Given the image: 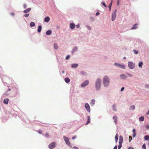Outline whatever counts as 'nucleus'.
<instances>
[{
    "label": "nucleus",
    "instance_id": "6ab92c4d",
    "mask_svg": "<svg viewBox=\"0 0 149 149\" xmlns=\"http://www.w3.org/2000/svg\"><path fill=\"white\" fill-rule=\"evenodd\" d=\"M95 100L94 99H93L90 102V104L91 105L93 106L95 104Z\"/></svg>",
    "mask_w": 149,
    "mask_h": 149
},
{
    "label": "nucleus",
    "instance_id": "b1692460",
    "mask_svg": "<svg viewBox=\"0 0 149 149\" xmlns=\"http://www.w3.org/2000/svg\"><path fill=\"white\" fill-rule=\"evenodd\" d=\"M78 66V64H74L72 65V68H76Z\"/></svg>",
    "mask_w": 149,
    "mask_h": 149
},
{
    "label": "nucleus",
    "instance_id": "f3484780",
    "mask_svg": "<svg viewBox=\"0 0 149 149\" xmlns=\"http://www.w3.org/2000/svg\"><path fill=\"white\" fill-rule=\"evenodd\" d=\"M132 132L133 133V136L134 137L136 136V130L135 129H133L132 130Z\"/></svg>",
    "mask_w": 149,
    "mask_h": 149
},
{
    "label": "nucleus",
    "instance_id": "bf43d9fd",
    "mask_svg": "<svg viewBox=\"0 0 149 149\" xmlns=\"http://www.w3.org/2000/svg\"><path fill=\"white\" fill-rule=\"evenodd\" d=\"M11 15H14V13H11Z\"/></svg>",
    "mask_w": 149,
    "mask_h": 149
},
{
    "label": "nucleus",
    "instance_id": "a211bd4d",
    "mask_svg": "<svg viewBox=\"0 0 149 149\" xmlns=\"http://www.w3.org/2000/svg\"><path fill=\"white\" fill-rule=\"evenodd\" d=\"M52 31L51 30H48L46 32V33L47 35H49L51 34Z\"/></svg>",
    "mask_w": 149,
    "mask_h": 149
},
{
    "label": "nucleus",
    "instance_id": "4d7b16f0",
    "mask_svg": "<svg viewBox=\"0 0 149 149\" xmlns=\"http://www.w3.org/2000/svg\"><path fill=\"white\" fill-rule=\"evenodd\" d=\"M38 132L40 134H41V131H39Z\"/></svg>",
    "mask_w": 149,
    "mask_h": 149
},
{
    "label": "nucleus",
    "instance_id": "dca6fc26",
    "mask_svg": "<svg viewBox=\"0 0 149 149\" xmlns=\"http://www.w3.org/2000/svg\"><path fill=\"white\" fill-rule=\"evenodd\" d=\"M113 119L114 122L115 123V124L116 125L117 119V117L116 116H113Z\"/></svg>",
    "mask_w": 149,
    "mask_h": 149
},
{
    "label": "nucleus",
    "instance_id": "473e14b6",
    "mask_svg": "<svg viewBox=\"0 0 149 149\" xmlns=\"http://www.w3.org/2000/svg\"><path fill=\"white\" fill-rule=\"evenodd\" d=\"M142 65H143L142 62H140V63H139V66L140 67H142Z\"/></svg>",
    "mask_w": 149,
    "mask_h": 149
},
{
    "label": "nucleus",
    "instance_id": "0eeeda50",
    "mask_svg": "<svg viewBox=\"0 0 149 149\" xmlns=\"http://www.w3.org/2000/svg\"><path fill=\"white\" fill-rule=\"evenodd\" d=\"M116 11L117 10L116 9L112 13L111 18V20L112 21L116 19Z\"/></svg>",
    "mask_w": 149,
    "mask_h": 149
},
{
    "label": "nucleus",
    "instance_id": "e2e57ef3",
    "mask_svg": "<svg viewBox=\"0 0 149 149\" xmlns=\"http://www.w3.org/2000/svg\"><path fill=\"white\" fill-rule=\"evenodd\" d=\"M113 0H111V3H112V4Z\"/></svg>",
    "mask_w": 149,
    "mask_h": 149
},
{
    "label": "nucleus",
    "instance_id": "13d9d810",
    "mask_svg": "<svg viewBox=\"0 0 149 149\" xmlns=\"http://www.w3.org/2000/svg\"><path fill=\"white\" fill-rule=\"evenodd\" d=\"M73 148H77V149H78V148L77 147H73Z\"/></svg>",
    "mask_w": 149,
    "mask_h": 149
},
{
    "label": "nucleus",
    "instance_id": "4c0bfd02",
    "mask_svg": "<svg viewBox=\"0 0 149 149\" xmlns=\"http://www.w3.org/2000/svg\"><path fill=\"white\" fill-rule=\"evenodd\" d=\"M122 147V144H119L118 146V149H120Z\"/></svg>",
    "mask_w": 149,
    "mask_h": 149
},
{
    "label": "nucleus",
    "instance_id": "423d86ee",
    "mask_svg": "<svg viewBox=\"0 0 149 149\" xmlns=\"http://www.w3.org/2000/svg\"><path fill=\"white\" fill-rule=\"evenodd\" d=\"M56 143L55 142L51 143L48 145V147L50 149H53L55 147Z\"/></svg>",
    "mask_w": 149,
    "mask_h": 149
},
{
    "label": "nucleus",
    "instance_id": "39448f33",
    "mask_svg": "<svg viewBox=\"0 0 149 149\" xmlns=\"http://www.w3.org/2000/svg\"><path fill=\"white\" fill-rule=\"evenodd\" d=\"M63 137L66 144L69 146L71 147V143L69 141L68 138L65 136H63Z\"/></svg>",
    "mask_w": 149,
    "mask_h": 149
},
{
    "label": "nucleus",
    "instance_id": "f8f14e48",
    "mask_svg": "<svg viewBox=\"0 0 149 149\" xmlns=\"http://www.w3.org/2000/svg\"><path fill=\"white\" fill-rule=\"evenodd\" d=\"M50 18L48 17H45L44 19V21L46 22H48L50 20Z\"/></svg>",
    "mask_w": 149,
    "mask_h": 149
},
{
    "label": "nucleus",
    "instance_id": "69168bd1",
    "mask_svg": "<svg viewBox=\"0 0 149 149\" xmlns=\"http://www.w3.org/2000/svg\"><path fill=\"white\" fill-rule=\"evenodd\" d=\"M10 89H9V91H10Z\"/></svg>",
    "mask_w": 149,
    "mask_h": 149
},
{
    "label": "nucleus",
    "instance_id": "603ef678",
    "mask_svg": "<svg viewBox=\"0 0 149 149\" xmlns=\"http://www.w3.org/2000/svg\"><path fill=\"white\" fill-rule=\"evenodd\" d=\"M49 134L48 133H46L45 134V136L46 137H47L48 136Z\"/></svg>",
    "mask_w": 149,
    "mask_h": 149
},
{
    "label": "nucleus",
    "instance_id": "a19ab883",
    "mask_svg": "<svg viewBox=\"0 0 149 149\" xmlns=\"http://www.w3.org/2000/svg\"><path fill=\"white\" fill-rule=\"evenodd\" d=\"M102 5L104 6V7H107V6L106 5L105 3H104V2H103L102 3Z\"/></svg>",
    "mask_w": 149,
    "mask_h": 149
},
{
    "label": "nucleus",
    "instance_id": "c03bdc74",
    "mask_svg": "<svg viewBox=\"0 0 149 149\" xmlns=\"http://www.w3.org/2000/svg\"><path fill=\"white\" fill-rule=\"evenodd\" d=\"M86 26H87V28L89 30H91V28L90 26H88V25H87Z\"/></svg>",
    "mask_w": 149,
    "mask_h": 149
},
{
    "label": "nucleus",
    "instance_id": "052dcab7",
    "mask_svg": "<svg viewBox=\"0 0 149 149\" xmlns=\"http://www.w3.org/2000/svg\"><path fill=\"white\" fill-rule=\"evenodd\" d=\"M119 5V1H118V3H117V5H118H118Z\"/></svg>",
    "mask_w": 149,
    "mask_h": 149
},
{
    "label": "nucleus",
    "instance_id": "a878e982",
    "mask_svg": "<svg viewBox=\"0 0 149 149\" xmlns=\"http://www.w3.org/2000/svg\"><path fill=\"white\" fill-rule=\"evenodd\" d=\"M144 120V117L143 116L140 117L139 118V120L141 121H143Z\"/></svg>",
    "mask_w": 149,
    "mask_h": 149
},
{
    "label": "nucleus",
    "instance_id": "864d4df0",
    "mask_svg": "<svg viewBox=\"0 0 149 149\" xmlns=\"http://www.w3.org/2000/svg\"><path fill=\"white\" fill-rule=\"evenodd\" d=\"M113 149H117V146H114Z\"/></svg>",
    "mask_w": 149,
    "mask_h": 149
},
{
    "label": "nucleus",
    "instance_id": "6e6552de",
    "mask_svg": "<svg viewBox=\"0 0 149 149\" xmlns=\"http://www.w3.org/2000/svg\"><path fill=\"white\" fill-rule=\"evenodd\" d=\"M89 82L88 80H85L83 83L81 84V87H84L87 86L89 84Z\"/></svg>",
    "mask_w": 149,
    "mask_h": 149
},
{
    "label": "nucleus",
    "instance_id": "09e8293b",
    "mask_svg": "<svg viewBox=\"0 0 149 149\" xmlns=\"http://www.w3.org/2000/svg\"><path fill=\"white\" fill-rule=\"evenodd\" d=\"M123 141H120L119 140V144H122V143Z\"/></svg>",
    "mask_w": 149,
    "mask_h": 149
},
{
    "label": "nucleus",
    "instance_id": "f257e3e1",
    "mask_svg": "<svg viewBox=\"0 0 149 149\" xmlns=\"http://www.w3.org/2000/svg\"><path fill=\"white\" fill-rule=\"evenodd\" d=\"M103 82L104 86L108 87L109 85L110 82L109 77L107 76H105L103 79Z\"/></svg>",
    "mask_w": 149,
    "mask_h": 149
},
{
    "label": "nucleus",
    "instance_id": "5fc2aeb1",
    "mask_svg": "<svg viewBox=\"0 0 149 149\" xmlns=\"http://www.w3.org/2000/svg\"><path fill=\"white\" fill-rule=\"evenodd\" d=\"M128 75L129 76H130V77H132V75H131V74H128Z\"/></svg>",
    "mask_w": 149,
    "mask_h": 149
},
{
    "label": "nucleus",
    "instance_id": "7ed1b4c3",
    "mask_svg": "<svg viewBox=\"0 0 149 149\" xmlns=\"http://www.w3.org/2000/svg\"><path fill=\"white\" fill-rule=\"evenodd\" d=\"M128 66L129 68L130 69H133L135 67V64L132 62H128Z\"/></svg>",
    "mask_w": 149,
    "mask_h": 149
},
{
    "label": "nucleus",
    "instance_id": "f03ea898",
    "mask_svg": "<svg viewBox=\"0 0 149 149\" xmlns=\"http://www.w3.org/2000/svg\"><path fill=\"white\" fill-rule=\"evenodd\" d=\"M101 83V79L99 78H97L95 82V87L97 90H98L100 89Z\"/></svg>",
    "mask_w": 149,
    "mask_h": 149
},
{
    "label": "nucleus",
    "instance_id": "9b49d317",
    "mask_svg": "<svg viewBox=\"0 0 149 149\" xmlns=\"http://www.w3.org/2000/svg\"><path fill=\"white\" fill-rule=\"evenodd\" d=\"M120 77L122 79H125L127 78V76L124 74H121L120 75Z\"/></svg>",
    "mask_w": 149,
    "mask_h": 149
},
{
    "label": "nucleus",
    "instance_id": "8fccbe9b",
    "mask_svg": "<svg viewBox=\"0 0 149 149\" xmlns=\"http://www.w3.org/2000/svg\"><path fill=\"white\" fill-rule=\"evenodd\" d=\"M99 14H100V13L98 12H97L96 13L95 15L96 16H98L99 15Z\"/></svg>",
    "mask_w": 149,
    "mask_h": 149
},
{
    "label": "nucleus",
    "instance_id": "c9c22d12",
    "mask_svg": "<svg viewBox=\"0 0 149 149\" xmlns=\"http://www.w3.org/2000/svg\"><path fill=\"white\" fill-rule=\"evenodd\" d=\"M81 73L83 75H85L86 74V72L84 71H81Z\"/></svg>",
    "mask_w": 149,
    "mask_h": 149
},
{
    "label": "nucleus",
    "instance_id": "4be33fe9",
    "mask_svg": "<svg viewBox=\"0 0 149 149\" xmlns=\"http://www.w3.org/2000/svg\"><path fill=\"white\" fill-rule=\"evenodd\" d=\"M65 81L66 83H69L70 81V79L68 77H66L65 79Z\"/></svg>",
    "mask_w": 149,
    "mask_h": 149
},
{
    "label": "nucleus",
    "instance_id": "4468645a",
    "mask_svg": "<svg viewBox=\"0 0 149 149\" xmlns=\"http://www.w3.org/2000/svg\"><path fill=\"white\" fill-rule=\"evenodd\" d=\"M31 10V8H28L23 11L24 13H26L29 12Z\"/></svg>",
    "mask_w": 149,
    "mask_h": 149
},
{
    "label": "nucleus",
    "instance_id": "79ce46f5",
    "mask_svg": "<svg viewBox=\"0 0 149 149\" xmlns=\"http://www.w3.org/2000/svg\"><path fill=\"white\" fill-rule=\"evenodd\" d=\"M134 53L136 54H137L138 53V52L135 50H134Z\"/></svg>",
    "mask_w": 149,
    "mask_h": 149
},
{
    "label": "nucleus",
    "instance_id": "0e129e2a",
    "mask_svg": "<svg viewBox=\"0 0 149 149\" xmlns=\"http://www.w3.org/2000/svg\"><path fill=\"white\" fill-rule=\"evenodd\" d=\"M62 72L63 73H64V71H63Z\"/></svg>",
    "mask_w": 149,
    "mask_h": 149
},
{
    "label": "nucleus",
    "instance_id": "2f4dec72",
    "mask_svg": "<svg viewBox=\"0 0 149 149\" xmlns=\"http://www.w3.org/2000/svg\"><path fill=\"white\" fill-rule=\"evenodd\" d=\"M112 5V3H110V4L109 5V10L110 11H111Z\"/></svg>",
    "mask_w": 149,
    "mask_h": 149
},
{
    "label": "nucleus",
    "instance_id": "bb28decb",
    "mask_svg": "<svg viewBox=\"0 0 149 149\" xmlns=\"http://www.w3.org/2000/svg\"><path fill=\"white\" fill-rule=\"evenodd\" d=\"M30 25L31 27H33L35 26V24L34 22H32L30 23Z\"/></svg>",
    "mask_w": 149,
    "mask_h": 149
},
{
    "label": "nucleus",
    "instance_id": "ea45409f",
    "mask_svg": "<svg viewBox=\"0 0 149 149\" xmlns=\"http://www.w3.org/2000/svg\"><path fill=\"white\" fill-rule=\"evenodd\" d=\"M129 142H130L131 140H132V137L130 136H129Z\"/></svg>",
    "mask_w": 149,
    "mask_h": 149
},
{
    "label": "nucleus",
    "instance_id": "393cba45",
    "mask_svg": "<svg viewBox=\"0 0 149 149\" xmlns=\"http://www.w3.org/2000/svg\"><path fill=\"white\" fill-rule=\"evenodd\" d=\"M135 106L134 105H132L130 107V110H134L135 109Z\"/></svg>",
    "mask_w": 149,
    "mask_h": 149
},
{
    "label": "nucleus",
    "instance_id": "aec40b11",
    "mask_svg": "<svg viewBox=\"0 0 149 149\" xmlns=\"http://www.w3.org/2000/svg\"><path fill=\"white\" fill-rule=\"evenodd\" d=\"M42 27L41 26H38V32L40 33L41 31L42 30Z\"/></svg>",
    "mask_w": 149,
    "mask_h": 149
},
{
    "label": "nucleus",
    "instance_id": "c85d7f7f",
    "mask_svg": "<svg viewBox=\"0 0 149 149\" xmlns=\"http://www.w3.org/2000/svg\"><path fill=\"white\" fill-rule=\"evenodd\" d=\"M113 109L114 111H116V107L115 104H113Z\"/></svg>",
    "mask_w": 149,
    "mask_h": 149
},
{
    "label": "nucleus",
    "instance_id": "6e6d98bb",
    "mask_svg": "<svg viewBox=\"0 0 149 149\" xmlns=\"http://www.w3.org/2000/svg\"><path fill=\"white\" fill-rule=\"evenodd\" d=\"M147 115H149V110L148 111L147 113Z\"/></svg>",
    "mask_w": 149,
    "mask_h": 149
},
{
    "label": "nucleus",
    "instance_id": "c756f323",
    "mask_svg": "<svg viewBox=\"0 0 149 149\" xmlns=\"http://www.w3.org/2000/svg\"><path fill=\"white\" fill-rule=\"evenodd\" d=\"M54 47L56 49H57L58 48L57 45L56 43H54Z\"/></svg>",
    "mask_w": 149,
    "mask_h": 149
},
{
    "label": "nucleus",
    "instance_id": "58836bf2",
    "mask_svg": "<svg viewBox=\"0 0 149 149\" xmlns=\"http://www.w3.org/2000/svg\"><path fill=\"white\" fill-rule=\"evenodd\" d=\"M70 58V56L68 55L65 58V59L67 60H68Z\"/></svg>",
    "mask_w": 149,
    "mask_h": 149
},
{
    "label": "nucleus",
    "instance_id": "49530a36",
    "mask_svg": "<svg viewBox=\"0 0 149 149\" xmlns=\"http://www.w3.org/2000/svg\"><path fill=\"white\" fill-rule=\"evenodd\" d=\"M76 138V136H74L72 137V139L73 140L74 139Z\"/></svg>",
    "mask_w": 149,
    "mask_h": 149
},
{
    "label": "nucleus",
    "instance_id": "ddd939ff",
    "mask_svg": "<svg viewBox=\"0 0 149 149\" xmlns=\"http://www.w3.org/2000/svg\"><path fill=\"white\" fill-rule=\"evenodd\" d=\"M9 101V99L8 98H6L3 101V102L4 104H8V102Z\"/></svg>",
    "mask_w": 149,
    "mask_h": 149
},
{
    "label": "nucleus",
    "instance_id": "20e7f679",
    "mask_svg": "<svg viewBox=\"0 0 149 149\" xmlns=\"http://www.w3.org/2000/svg\"><path fill=\"white\" fill-rule=\"evenodd\" d=\"M114 65L120 68L123 69H125V65L123 64L117 63H115L114 64Z\"/></svg>",
    "mask_w": 149,
    "mask_h": 149
},
{
    "label": "nucleus",
    "instance_id": "e433bc0d",
    "mask_svg": "<svg viewBox=\"0 0 149 149\" xmlns=\"http://www.w3.org/2000/svg\"><path fill=\"white\" fill-rule=\"evenodd\" d=\"M29 15V14H24V17H28Z\"/></svg>",
    "mask_w": 149,
    "mask_h": 149
},
{
    "label": "nucleus",
    "instance_id": "de8ad7c7",
    "mask_svg": "<svg viewBox=\"0 0 149 149\" xmlns=\"http://www.w3.org/2000/svg\"><path fill=\"white\" fill-rule=\"evenodd\" d=\"M80 27V25L79 24H78L76 25V27L77 28H79Z\"/></svg>",
    "mask_w": 149,
    "mask_h": 149
},
{
    "label": "nucleus",
    "instance_id": "72a5a7b5",
    "mask_svg": "<svg viewBox=\"0 0 149 149\" xmlns=\"http://www.w3.org/2000/svg\"><path fill=\"white\" fill-rule=\"evenodd\" d=\"M142 148L143 149H146V145L145 143H144L142 146Z\"/></svg>",
    "mask_w": 149,
    "mask_h": 149
},
{
    "label": "nucleus",
    "instance_id": "7c9ffc66",
    "mask_svg": "<svg viewBox=\"0 0 149 149\" xmlns=\"http://www.w3.org/2000/svg\"><path fill=\"white\" fill-rule=\"evenodd\" d=\"M77 50V47H75L72 51V53H74L76 52Z\"/></svg>",
    "mask_w": 149,
    "mask_h": 149
},
{
    "label": "nucleus",
    "instance_id": "3c124183",
    "mask_svg": "<svg viewBox=\"0 0 149 149\" xmlns=\"http://www.w3.org/2000/svg\"><path fill=\"white\" fill-rule=\"evenodd\" d=\"M124 87H122V88L121 89V91H122L124 89Z\"/></svg>",
    "mask_w": 149,
    "mask_h": 149
},
{
    "label": "nucleus",
    "instance_id": "5701e85b",
    "mask_svg": "<svg viewBox=\"0 0 149 149\" xmlns=\"http://www.w3.org/2000/svg\"><path fill=\"white\" fill-rule=\"evenodd\" d=\"M144 138L145 140H146V141L149 140V136L146 135L144 136Z\"/></svg>",
    "mask_w": 149,
    "mask_h": 149
},
{
    "label": "nucleus",
    "instance_id": "9d476101",
    "mask_svg": "<svg viewBox=\"0 0 149 149\" xmlns=\"http://www.w3.org/2000/svg\"><path fill=\"white\" fill-rule=\"evenodd\" d=\"M75 25L73 23H71L70 24V27L72 29H74L75 27Z\"/></svg>",
    "mask_w": 149,
    "mask_h": 149
},
{
    "label": "nucleus",
    "instance_id": "a18cd8bd",
    "mask_svg": "<svg viewBox=\"0 0 149 149\" xmlns=\"http://www.w3.org/2000/svg\"><path fill=\"white\" fill-rule=\"evenodd\" d=\"M146 128L147 129H149V125H146Z\"/></svg>",
    "mask_w": 149,
    "mask_h": 149
},
{
    "label": "nucleus",
    "instance_id": "412c9836",
    "mask_svg": "<svg viewBox=\"0 0 149 149\" xmlns=\"http://www.w3.org/2000/svg\"><path fill=\"white\" fill-rule=\"evenodd\" d=\"M137 24H134V25L133 27H132L131 28L132 29H137V27H136L137 26Z\"/></svg>",
    "mask_w": 149,
    "mask_h": 149
},
{
    "label": "nucleus",
    "instance_id": "2eb2a0df",
    "mask_svg": "<svg viewBox=\"0 0 149 149\" xmlns=\"http://www.w3.org/2000/svg\"><path fill=\"white\" fill-rule=\"evenodd\" d=\"M91 118L89 116H87V122L86 125H87L90 122Z\"/></svg>",
    "mask_w": 149,
    "mask_h": 149
},
{
    "label": "nucleus",
    "instance_id": "f704fd0d",
    "mask_svg": "<svg viewBox=\"0 0 149 149\" xmlns=\"http://www.w3.org/2000/svg\"><path fill=\"white\" fill-rule=\"evenodd\" d=\"M119 140L123 141V137L121 136H119Z\"/></svg>",
    "mask_w": 149,
    "mask_h": 149
},
{
    "label": "nucleus",
    "instance_id": "37998d69",
    "mask_svg": "<svg viewBox=\"0 0 149 149\" xmlns=\"http://www.w3.org/2000/svg\"><path fill=\"white\" fill-rule=\"evenodd\" d=\"M27 6L26 4H24L23 5V7L24 8H25L27 7Z\"/></svg>",
    "mask_w": 149,
    "mask_h": 149
},
{
    "label": "nucleus",
    "instance_id": "680f3d73",
    "mask_svg": "<svg viewBox=\"0 0 149 149\" xmlns=\"http://www.w3.org/2000/svg\"><path fill=\"white\" fill-rule=\"evenodd\" d=\"M123 58L124 59H126V57H123Z\"/></svg>",
    "mask_w": 149,
    "mask_h": 149
},
{
    "label": "nucleus",
    "instance_id": "cd10ccee",
    "mask_svg": "<svg viewBox=\"0 0 149 149\" xmlns=\"http://www.w3.org/2000/svg\"><path fill=\"white\" fill-rule=\"evenodd\" d=\"M115 141L116 142H117L118 139V134H117L115 136Z\"/></svg>",
    "mask_w": 149,
    "mask_h": 149
},
{
    "label": "nucleus",
    "instance_id": "1a4fd4ad",
    "mask_svg": "<svg viewBox=\"0 0 149 149\" xmlns=\"http://www.w3.org/2000/svg\"><path fill=\"white\" fill-rule=\"evenodd\" d=\"M85 107L88 112H90V108L89 104L87 103H86L85 104Z\"/></svg>",
    "mask_w": 149,
    "mask_h": 149
}]
</instances>
